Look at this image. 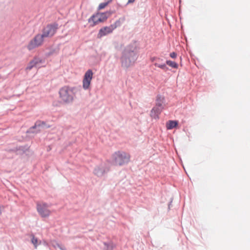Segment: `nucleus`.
Returning a JSON list of instances; mask_svg holds the SVG:
<instances>
[{"mask_svg": "<svg viewBox=\"0 0 250 250\" xmlns=\"http://www.w3.org/2000/svg\"><path fill=\"white\" fill-rule=\"evenodd\" d=\"M113 12L112 11H108L104 13H98V21H100L101 22H104L105 21L109 16H110L112 14Z\"/></svg>", "mask_w": 250, "mask_h": 250, "instance_id": "13", "label": "nucleus"}, {"mask_svg": "<svg viewBox=\"0 0 250 250\" xmlns=\"http://www.w3.org/2000/svg\"><path fill=\"white\" fill-rule=\"evenodd\" d=\"M31 242L35 248H37L38 246L41 243V242L38 243V239L33 235H32Z\"/></svg>", "mask_w": 250, "mask_h": 250, "instance_id": "18", "label": "nucleus"}, {"mask_svg": "<svg viewBox=\"0 0 250 250\" xmlns=\"http://www.w3.org/2000/svg\"><path fill=\"white\" fill-rule=\"evenodd\" d=\"M54 247H58V248H60V249L61 250H65V249H63V248L61 247V246L59 244H58V243H56V245H54Z\"/></svg>", "mask_w": 250, "mask_h": 250, "instance_id": "23", "label": "nucleus"}, {"mask_svg": "<svg viewBox=\"0 0 250 250\" xmlns=\"http://www.w3.org/2000/svg\"><path fill=\"white\" fill-rule=\"evenodd\" d=\"M114 163L116 165L122 166L127 164L130 160V155L124 151L115 152L113 155Z\"/></svg>", "mask_w": 250, "mask_h": 250, "instance_id": "3", "label": "nucleus"}, {"mask_svg": "<svg viewBox=\"0 0 250 250\" xmlns=\"http://www.w3.org/2000/svg\"><path fill=\"white\" fill-rule=\"evenodd\" d=\"M93 73L91 69H88L84 74L83 81V86L84 89H88L89 87Z\"/></svg>", "mask_w": 250, "mask_h": 250, "instance_id": "9", "label": "nucleus"}, {"mask_svg": "<svg viewBox=\"0 0 250 250\" xmlns=\"http://www.w3.org/2000/svg\"><path fill=\"white\" fill-rule=\"evenodd\" d=\"M106 0V2H108V3H109L110 2H111L112 1V0Z\"/></svg>", "mask_w": 250, "mask_h": 250, "instance_id": "26", "label": "nucleus"}, {"mask_svg": "<svg viewBox=\"0 0 250 250\" xmlns=\"http://www.w3.org/2000/svg\"><path fill=\"white\" fill-rule=\"evenodd\" d=\"M74 89L73 87L64 86L60 90V97L64 103L69 104L72 103L75 97Z\"/></svg>", "mask_w": 250, "mask_h": 250, "instance_id": "2", "label": "nucleus"}, {"mask_svg": "<svg viewBox=\"0 0 250 250\" xmlns=\"http://www.w3.org/2000/svg\"><path fill=\"white\" fill-rule=\"evenodd\" d=\"M50 127V125H47L45 122L41 121H37L35 125L31 127L26 132L27 133H37L42 129H45Z\"/></svg>", "mask_w": 250, "mask_h": 250, "instance_id": "5", "label": "nucleus"}, {"mask_svg": "<svg viewBox=\"0 0 250 250\" xmlns=\"http://www.w3.org/2000/svg\"><path fill=\"white\" fill-rule=\"evenodd\" d=\"M44 39V38L42 36V34L36 35L29 42L27 46L28 49L31 50L41 46L43 42Z\"/></svg>", "mask_w": 250, "mask_h": 250, "instance_id": "6", "label": "nucleus"}, {"mask_svg": "<svg viewBox=\"0 0 250 250\" xmlns=\"http://www.w3.org/2000/svg\"><path fill=\"white\" fill-rule=\"evenodd\" d=\"M108 165L105 163H102L96 166L94 170L93 173L99 177L103 176L109 171Z\"/></svg>", "mask_w": 250, "mask_h": 250, "instance_id": "8", "label": "nucleus"}, {"mask_svg": "<svg viewBox=\"0 0 250 250\" xmlns=\"http://www.w3.org/2000/svg\"><path fill=\"white\" fill-rule=\"evenodd\" d=\"M161 60L160 58L157 59L156 62L154 63L155 66H157L161 69H163L164 66H166V64L165 63H159V61Z\"/></svg>", "mask_w": 250, "mask_h": 250, "instance_id": "20", "label": "nucleus"}, {"mask_svg": "<svg viewBox=\"0 0 250 250\" xmlns=\"http://www.w3.org/2000/svg\"><path fill=\"white\" fill-rule=\"evenodd\" d=\"M170 56L172 58H175L177 56V54L175 52H172L170 54Z\"/></svg>", "mask_w": 250, "mask_h": 250, "instance_id": "22", "label": "nucleus"}, {"mask_svg": "<svg viewBox=\"0 0 250 250\" xmlns=\"http://www.w3.org/2000/svg\"><path fill=\"white\" fill-rule=\"evenodd\" d=\"M42 62V61L41 59L35 58L32 61L30 62L26 69V70H30L34 67L39 68L41 66V64Z\"/></svg>", "mask_w": 250, "mask_h": 250, "instance_id": "10", "label": "nucleus"}, {"mask_svg": "<svg viewBox=\"0 0 250 250\" xmlns=\"http://www.w3.org/2000/svg\"><path fill=\"white\" fill-rule=\"evenodd\" d=\"M134 0H128L127 4L132 3L134 2Z\"/></svg>", "mask_w": 250, "mask_h": 250, "instance_id": "25", "label": "nucleus"}, {"mask_svg": "<svg viewBox=\"0 0 250 250\" xmlns=\"http://www.w3.org/2000/svg\"><path fill=\"white\" fill-rule=\"evenodd\" d=\"M113 31L111 25L109 26H105L101 28L98 34V38H101L103 36H106L108 34L112 32Z\"/></svg>", "mask_w": 250, "mask_h": 250, "instance_id": "11", "label": "nucleus"}, {"mask_svg": "<svg viewBox=\"0 0 250 250\" xmlns=\"http://www.w3.org/2000/svg\"><path fill=\"white\" fill-rule=\"evenodd\" d=\"M49 205L44 202H38L37 203V209L39 214L42 217H47L49 216L50 211L49 209Z\"/></svg>", "mask_w": 250, "mask_h": 250, "instance_id": "7", "label": "nucleus"}, {"mask_svg": "<svg viewBox=\"0 0 250 250\" xmlns=\"http://www.w3.org/2000/svg\"><path fill=\"white\" fill-rule=\"evenodd\" d=\"M138 57V52L135 46H127L123 52L121 57V66L124 69L133 66Z\"/></svg>", "mask_w": 250, "mask_h": 250, "instance_id": "1", "label": "nucleus"}, {"mask_svg": "<svg viewBox=\"0 0 250 250\" xmlns=\"http://www.w3.org/2000/svg\"><path fill=\"white\" fill-rule=\"evenodd\" d=\"M164 97L158 95L156 100V105L160 107H164L163 104L164 102Z\"/></svg>", "mask_w": 250, "mask_h": 250, "instance_id": "15", "label": "nucleus"}, {"mask_svg": "<svg viewBox=\"0 0 250 250\" xmlns=\"http://www.w3.org/2000/svg\"><path fill=\"white\" fill-rule=\"evenodd\" d=\"M161 60H162L161 59V60L159 61V62H160V61H161ZM159 62V63H161V62Z\"/></svg>", "mask_w": 250, "mask_h": 250, "instance_id": "28", "label": "nucleus"}, {"mask_svg": "<svg viewBox=\"0 0 250 250\" xmlns=\"http://www.w3.org/2000/svg\"><path fill=\"white\" fill-rule=\"evenodd\" d=\"M163 70H164L165 71H167L168 70H169L168 68L167 67V65H166L163 68Z\"/></svg>", "mask_w": 250, "mask_h": 250, "instance_id": "24", "label": "nucleus"}, {"mask_svg": "<svg viewBox=\"0 0 250 250\" xmlns=\"http://www.w3.org/2000/svg\"><path fill=\"white\" fill-rule=\"evenodd\" d=\"M58 26L59 25L56 22L48 24L43 28L42 35L44 38H51L56 33Z\"/></svg>", "mask_w": 250, "mask_h": 250, "instance_id": "4", "label": "nucleus"}, {"mask_svg": "<svg viewBox=\"0 0 250 250\" xmlns=\"http://www.w3.org/2000/svg\"><path fill=\"white\" fill-rule=\"evenodd\" d=\"M166 64L172 68H177L178 67V64L174 62L167 60L166 61Z\"/></svg>", "mask_w": 250, "mask_h": 250, "instance_id": "17", "label": "nucleus"}, {"mask_svg": "<svg viewBox=\"0 0 250 250\" xmlns=\"http://www.w3.org/2000/svg\"><path fill=\"white\" fill-rule=\"evenodd\" d=\"M163 108L164 107L155 105L151 110L150 116L155 119H159V115L161 113Z\"/></svg>", "mask_w": 250, "mask_h": 250, "instance_id": "12", "label": "nucleus"}, {"mask_svg": "<svg viewBox=\"0 0 250 250\" xmlns=\"http://www.w3.org/2000/svg\"><path fill=\"white\" fill-rule=\"evenodd\" d=\"M108 4H109L108 2H106L101 3L98 6V10H101V9L104 8Z\"/></svg>", "mask_w": 250, "mask_h": 250, "instance_id": "21", "label": "nucleus"}, {"mask_svg": "<svg viewBox=\"0 0 250 250\" xmlns=\"http://www.w3.org/2000/svg\"><path fill=\"white\" fill-rule=\"evenodd\" d=\"M178 125V122L176 121L169 120L167 123V129H172Z\"/></svg>", "mask_w": 250, "mask_h": 250, "instance_id": "16", "label": "nucleus"}, {"mask_svg": "<svg viewBox=\"0 0 250 250\" xmlns=\"http://www.w3.org/2000/svg\"><path fill=\"white\" fill-rule=\"evenodd\" d=\"M104 245L105 246H107V244L106 242H104Z\"/></svg>", "mask_w": 250, "mask_h": 250, "instance_id": "27", "label": "nucleus"}, {"mask_svg": "<svg viewBox=\"0 0 250 250\" xmlns=\"http://www.w3.org/2000/svg\"><path fill=\"white\" fill-rule=\"evenodd\" d=\"M121 25V22L120 20H117L113 24H111V26L113 30H114L117 27L120 26Z\"/></svg>", "mask_w": 250, "mask_h": 250, "instance_id": "19", "label": "nucleus"}, {"mask_svg": "<svg viewBox=\"0 0 250 250\" xmlns=\"http://www.w3.org/2000/svg\"><path fill=\"white\" fill-rule=\"evenodd\" d=\"M98 15L97 14L93 15L88 20L89 23H91V22L93 23L91 24L92 26H95L99 22H101L100 21H98Z\"/></svg>", "mask_w": 250, "mask_h": 250, "instance_id": "14", "label": "nucleus"}]
</instances>
